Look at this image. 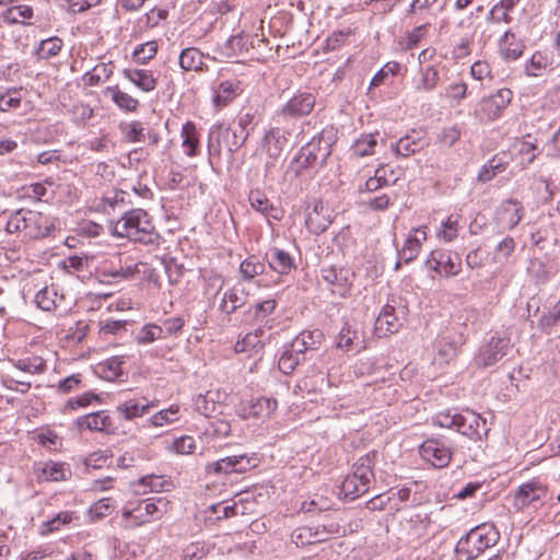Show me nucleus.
Listing matches in <instances>:
<instances>
[{
  "label": "nucleus",
  "instance_id": "10",
  "mask_svg": "<svg viewBox=\"0 0 560 560\" xmlns=\"http://www.w3.org/2000/svg\"><path fill=\"white\" fill-rule=\"evenodd\" d=\"M548 498V490L545 483L539 479H532L522 483L514 495L513 505L517 510H524L527 506L538 509Z\"/></svg>",
  "mask_w": 560,
  "mask_h": 560
},
{
  "label": "nucleus",
  "instance_id": "5",
  "mask_svg": "<svg viewBox=\"0 0 560 560\" xmlns=\"http://www.w3.org/2000/svg\"><path fill=\"white\" fill-rule=\"evenodd\" d=\"M52 229L54 225L46 215L28 209H20L14 212L9 218L5 228L9 233L24 231L32 238L46 237Z\"/></svg>",
  "mask_w": 560,
  "mask_h": 560
},
{
  "label": "nucleus",
  "instance_id": "30",
  "mask_svg": "<svg viewBox=\"0 0 560 560\" xmlns=\"http://www.w3.org/2000/svg\"><path fill=\"white\" fill-rule=\"evenodd\" d=\"M269 267L278 275H288L294 268L293 258L283 249L272 248L266 254Z\"/></svg>",
  "mask_w": 560,
  "mask_h": 560
},
{
  "label": "nucleus",
  "instance_id": "20",
  "mask_svg": "<svg viewBox=\"0 0 560 560\" xmlns=\"http://www.w3.org/2000/svg\"><path fill=\"white\" fill-rule=\"evenodd\" d=\"M524 208L515 199H509L501 203L498 210V221L509 230L514 229L523 218Z\"/></svg>",
  "mask_w": 560,
  "mask_h": 560
},
{
  "label": "nucleus",
  "instance_id": "17",
  "mask_svg": "<svg viewBox=\"0 0 560 560\" xmlns=\"http://www.w3.org/2000/svg\"><path fill=\"white\" fill-rule=\"evenodd\" d=\"M373 476V470L365 469L364 474H358L353 471V474L347 476L342 481L341 492L346 498H350V500L358 498L359 495L366 492Z\"/></svg>",
  "mask_w": 560,
  "mask_h": 560
},
{
  "label": "nucleus",
  "instance_id": "18",
  "mask_svg": "<svg viewBox=\"0 0 560 560\" xmlns=\"http://www.w3.org/2000/svg\"><path fill=\"white\" fill-rule=\"evenodd\" d=\"M425 230V226L413 229L408 235L402 248L397 250L399 259H402L405 264H409L418 257L423 242L427 241Z\"/></svg>",
  "mask_w": 560,
  "mask_h": 560
},
{
  "label": "nucleus",
  "instance_id": "50",
  "mask_svg": "<svg viewBox=\"0 0 560 560\" xmlns=\"http://www.w3.org/2000/svg\"><path fill=\"white\" fill-rule=\"evenodd\" d=\"M158 52V43L155 40L138 45L133 51V57L141 65L148 63Z\"/></svg>",
  "mask_w": 560,
  "mask_h": 560
},
{
  "label": "nucleus",
  "instance_id": "43",
  "mask_svg": "<svg viewBox=\"0 0 560 560\" xmlns=\"http://www.w3.org/2000/svg\"><path fill=\"white\" fill-rule=\"evenodd\" d=\"M68 474H70V471L65 467L63 464H58L55 462L46 463L42 469V477L46 481L66 480Z\"/></svg>",
  "mask_w": 560,
  "mask_h": 560
},
{
  "label": "nucleus",
  "instance_id": "1",
  "mask_svg": "<svg viewBox=\"0 0 560 560\" xmlns=\"http://www.w3.org/2000/svg\"><path fill=\"white\" fill-rule=\"evenodd\" d=\"M256 113L252 107L243 108L235 119L234 127L224 128L221 124L213 125L208 136L209 154L219 156L223 144L231 154L238 151L257 125Z\"/></svg>",
  "mask_w": 560,
  "mask_h": 560
},
{
  "label": "nucleus",
  "instance_id": "45",
  "mask_svg": "<svg viewBox=\"0 0 560 560\" xmlns=\"http://www.w3.org/2000/svg\"><path fill=\"white\" fill-rule=\"evenodd\" d=\"M33 16V9L30 5H15L5 10L2 19L8 24L20 23L21 20L31 19Z\"/></svg>",
  "mask_w": 560,
  "mask_h": 560
},
{
  "label": "nucleus",
  "instance_id": "46",
  "mask_svg": "<svg viewBox=\"0 0 560 560\" xmlns=\"http://www.w3.org/2000/svg\"><path fill=\"white\" fill-rule=\"evenodd\" d=\"M505 170V163L501 159L494 156L488 161L478 173V180L486 183L491 180L498 173Z\"/></svg>",
  "mask_w": 560,
  "mask_h": 560
},
{
  "label": "nucleus",
  "instance_id": "4",
  "mask_svg": "<svg viewBox=\"0 0 560 560\" xmlns=\"http://www.w3.org/2000/svg\"><path fill=\"white\" fill-rule=\"evenodd\" d=\"M499 532L491 525H480L470 529L455 547L457 560H475L486 549L499 541Z\"/></svg>",
  "mask_w": 560,
  "mask_h": 560
},
{
  "label": "nucleus",
  "instance_id": "19",
  "mask_svg": "<svg viewBox=\"0 0 560 560\" xmlns=\"http://www.w3.org/2000/svg\"><path fill=\"white\" fill-rule=\"evenodd\" d=\"M323 280L332 285L334 291L340 295L345 294L350 285V278L353 273L346 268H337L336 266H329L322 268L320 270Z\"/></svg>",
  "mask_w": 560,
  "mask_h": 560
},
{
  "label": "nucleus",
  "instance_id": "41",
  "mask_svg": "<svg viewBox=\"0 0 560 560\" xmlns=\"http://www.w3.org/2000/svg\"><path fill=\"white\" fill-rule=\"evenodd\" d=\"M305 361V357H301L290 351V348L284 346L283 351L278 361V368L283 374H291L295 368Z\"/></svg>",
  "mask_w": 560,
  "mask_h": 560
},
{
  "label": "nucleus",
  "instance_id": "64",
  "mask_svg": "<svg viewBox=\"0 0 560 560\" xmlns=\"http://www.w3.org/2000/svg\"><path fill=\"white\" fill-rule=\"evenodd\" d=\"M486 22L490 25L500 23L509 24L512 22V16L509 13L503 12L498 4H494L486 16Z\"/></svg>",
  "mask_w": 560,
  "mask_h": 560
},
{
  "label": "nucleus",
  "instance_id": "53",
  "mask_svg": "<svg viewBox=\"0 0 560 560\" xmlns=\"http://www.w3.org/2000/svg\"><path fill=\"white\" fill-rule=\"evenodd\" d=\"M516 243L513 237H504L494 249V260L499 262L506 261L515 250Z\"/></svg>",
  "mask_w": 560,
  "mask_h": 560
},
{
  "label": "nucleus",
  "instance_id": "47",
  "mask_svg": "<svg viewBox=\"0 0 560 560\" xmlns=\"http://www.w3.org/2000/svg\"><path fill=\"white\" fill-rule=\"evenodd\" d=\"M161 338H163V329L155 324L144 325L136 335L137 342L141 345H148Z\"/></svg>",
  "mask_w": 560,
  "mask_h": 560
},
{
  "label": "nucleus",
  "instance_id": "37",
  "mask_svg": "<svg viewBox=\"0 0 560 560\" xmlns=\"http://www.w3.org/2000/svg\"><path fill=\"white\" fill-rule=\"evenodd\" d=\"M265 268L264 261L252 255L241 262L240 273L243 280L250 281L256 276L262 275L265 272Z\"/></svg>",
  "mask_w": 560,
  "mask_h": 560
},
{
  "label": "nucleus",
  "instance_id": "39",
  "mask_svg": "<svg viewBox=\"0 0 560 560\" xmlns=\"http://www.w3.org/2000/svg\"><path fill=\"white\" fill-rule=\"evenodd\" d=\"M460 225L459 219L455 215H450L436 231V237L445 243L453 242L459 233Z\"/></svg>",
  "mask_w": 560,
  "mask_h": 560
},
{
  "label": "nucleus",
  "instance_id": "7",
  "mask_svg": "<svg viewBox=\"0 0 560 560\" xmlns=\"http://www.w3.org/2000/svg\"><path fill=\"white\" fill-rule=\"evenodd\" d=\"M140 265L142 262L136 261L127 253H115L101 262L98 271L102 276L113 279H131L140 272Z\"/></svg>",
  "mask_w": 560,
  "mask_h": 560
},
{
  "label": "nucleus",
  "instance_id": "52",
  "mask_svg": "<svg viewBox=\"0 0 560 560\" xmlns=\"http://www.w3.org/2000/svg\"><path fill=\"white\" fill-rule=\"evenodd\" d=\"M114 510V504L112 502V499L109 498H103L95 502L90 508V516L93 521H100L104 518L105 516L109 515L112 511Z\"/></svg>",
  "mask_w": 560,
  "mask_h": 560
},
{
  "label": "nucleus",
  "instance_id": "36",
  "mask_svg": "<svg viewBox=\"0 0 560 560\" xmlns=\"http://www.w3.org/2000/svg\"><path fill=\"white\" fill-rule=\"evenodd\" d=\"M276 306L277 302L275 300H265L260 303H257L253 308L248 311L247 314L248 316L253 317L255 324L265 323V326H267L271 322L268 316L275 312Z\"/></svg>",
  "mask_w": 560,
  "mask_h": 560
},
{
  "label": "nucleus",
  "instance_id": "56",
  "mask_svg": "<svg viewBox=\"0 0 560 560\" xmlns=\"http://www.w3.org/2000/svg\"><path fill=\"white\" fill-rule=\"evenodd\" d=\"M487 258L488 253L481 246H478L467 253L465 262L468 268L476 269L481 268Z\"/></svg>",
  "mask_w": 560,
  "mask_h": 560
},
{
  "label": "nucleus",
  "instance_id": "13",
  "mask_svg": "<svg viewBox=\"0 0 560 560\" xmlns=\"http://www.w3.org/2000/svg\"><path fill=\"white\" fill-rule=\"evenodd\" d=\"M315 105V96L310 92H300L291 97L280 109L279 115L284 117H301L308 115Z\"/></svg>",
  "mask_w": 560,
  "mask_h": 560
},
{
  "label": "nucleus",
  "instance_id": "32",
  "mask_svg": "<svg viewBox=\"0 0 560 560\" xmlns=\"http://www.w3.org/2000/svg\"><path fill=\"white\" fill-rule=\"evenodd\" d=\"M124 75L136 86H138L144 92L153 91L156 86V79L153 77V73L149 70L126 69L124 70Z\"/></svg>",
  "mask_w": 560,
  "mask_h": 560
},
{
  "label": "nucleus",
  "instance_id": "15",
  "mask_svg": "<svg viewBox=\"0 0 560 560\" xmlns=\"http://www.w3.org/2000/svg\"><path fill=\"white\" fill-rule=\"evenodd\" d=\"M402 327V318L397 314L395 307L386 304L381 310L375 320V332L378 337L397 332Z\"/></svg>",
  "mask_w": 560,
  "mask_h": 560
},
{
  "label": "nucleus",
  "instance_id": "22",
  "mask_svg": "<svg viewBox=\"0 0 560 560\" xmlns=\"http://www.w3.org/2000/svg\"><path fill=\"white\" fill-rule=\"evenodd\" d=\"M154 407L153 402H149L145 398H133L125 400L116 407V412L125 420H133L148 413Z\"/></svg>",
  "mask_w": 560,
  "mask_h": 560
},
{
  "label": "nucleus",
  "instance_id": "54",
  "mask_svg": "<svg viewBox=\"0 0 560 560\" xmlns=\"http://www.w3.org/2000/svg\"><path fill=\"white\" fill-rule=\"evenodd\" d=\"M400 68L401 66L397 61L387 62L374 74V77L371 80L370 86L372 88L381 85L384 82L385 78H387L389 74L396 75L399 72Z\"/></svg>",
  "mask_w": 560,
  "mask_h": 560
},
{
  "label": "nucleus",
  "instance_id": "16",
  "mask_svg": "<svg viewBox=\"0 0 560 560\" xmlns=\"http://www.w3.org/2000/svg\"><path fill=\"white\" fill-rule=\"evenodd\" d=\"M510 349V339L506 337H492L485 349L480 352L478 360L482 366H490L506 355Z\"/></svg>",
  "mask_w": 560,
  "mask_h": 560
},
{
  "label": "nucleus",
  "instance_id": "21",
  "mask_svg": "<svg viewBox=\"0 0 560 560\" xmlns=\"http://www.w3.org/2000/svg\"><path fill=\"white\" fill-rule=\"evenodd\" d=\"M277 400L266 397L250 399L242 407L244 418H268L277 409Z\"/></svg>",
  "mask_w": 560,
  "mask_h": 560
},
{
  "label": "nucleus",
  "instance_id": "58",
  "mask_svg": "<svg viewBox=\"0 0 560 560\" xmlns=\"http://www.w3.org/2000/svg\"><path fill=\"white\" fill-rule=\"evenodd\" d=\"M179 408L171 406L167 409L161 410L153 415L150 419L151 423L155 427H161L165 423L173 422L176 419Z\"/></svg>",
  "mask_w": 560,
  "mask_h": 560
},
{
  "label": "nucleus",
  "instance_id": "38",
  "mask_svg": "<svg viewBox=\"0 0 560 560\" xmlns=\"http://www.w3.org/2000/svg\"><path fill=\"white\" fill-rule=\"evenodd\" d=\"M319 152V141L315 142L313 140L301 149L295 161L302 168L314 166L317 163Z\"/></svg>",
  "mask_w": 560,
  "mask_h": 560
},
{
  "label": "nucleus",
  "instance_id": "6",
  "mask_svg": "<svg viewBox=\"0 0 560 560\" xmlns=\"http://www.w3.org/2000/svg\"><path fill=\"white\" fill-rule=\"evenodd\" d=\"M167 506L163 498H148L143 500L128 501L122 510V518L133 520V525L139 526L150 522L152 517H161Z\"/></svg>",
  "mask_w": 560,
  "mask_h": 560
},
{
  "label": "nucleus",
  "instance_id": "44",
  "mask_svg": "<svg viewBox=\"0 0 560 560\" xmlns=\"http://www.w3.org/2000/svg\"><path fill=\"white\" fill-rule=\"evenodd\" d=\"M73 521V513L63 511L58 513L54 518L44 522L40 526V534L48 535L52 532L59 530L62 525L69 524Z\"/></svg>",
  "mask_w": 560,
  "mask_h": 560
},
{
  "label": "nucleus",
  "instance_id": "35",
  "mask_svg": "<svg viewBox=\"0 0 560 560\" xmlns=\"http://www.w3.org/2000/svg\"><path fill=\"white\" fill-rule=\"evenodd\" d=\"M105 94L110 95L113 102L122 110L136 112L138 108V100L120 91L118 86H108L105 91Z\"/></svg>",
  "mask_w": 560,
  "mask_h": 560
},
{
  "label": "nucleus",
  "instance_id": "62",
  "mask_svg": "<svg viewBox=\"0 0 560 560\" xmlns=\"http://www.w3.org/2000/svg\"><path fill=\"white\" fill-rule=\"evenodd\" d=\"M209 510L212 513L217 514L218 520L230 518V517L237 515L235 503L226 504L225 502H220V503L210 505Z\"/></svg>",
  "mask_w": 560,
  "mask_h": 560
},
{
  "label": "nucleus",
  "instance_id": "42",
  "mask_svg": "<svg viewBox=\"0 0 560 560\" xmlns=\"http://www.w3.org/2000/svg\"><path fill=\"white\" fill-rule=\"evenodd\" d=\"M397 178H389L385 176V166L381 165L375 170L374 176L370 177L365 184L363 190L374 192L384 186L395 184Z\"/></svg>",
  "mask_w": 560,
  "mask_h": 560
},
{
  "label": "nucleus",
  "instance_id": "63",
  "mask_svg": "<svg viewBox=\"0 0 560 560\" xmlns=\"http://www.w3.org/2000/svg\"><path fill=\"white\" fill-rule=\"evenodd\" d=\"M429 24L415 27L406 37V49H412L424 38L428 33Z\"/></svg>",
  "mask_w": 560,
  "mask_h": 560
},
{
  "label": "nucleus",
  "instance_id": "55",
  "mask_svg": "<svg viewBox=\"0 0 560 560\" xmlns=\"http://www.w3.org/2000/svg\"><path fill=\"white\" fill-rule=\"evenodd\" d=\"M468 86L464 81L451 83L446 86L444 96L459 104L467 96Z\"/></svg>",
  "mask_w": 560,
  "mask_h": 560
},
{
  "label": "nucleus",
  "instance_id": "11",
  "mask_svg": "<svg viewBox=\"0 0 560 560\" xmlns=\"http://www.w3.org/2000/svg\"><path fill=\"white\" fill-rule=\"evenodd\" d=\"M512 98L513 92L510 89H500L494 94L481 100L476 115L480 120H495L502 115Z\"/></svg>",
  "mask_w": 560,
  "mask_h": 560
},
{
  "label": "nucleus",
  "instance_id": "49",
  "mask_svg": "<svg viewBox=\"0 0 560 560\" xmlns=\"http://www.w3.org/2000/svg\"><path fill=\"white\" fill-rule=\"evenodd\" d=\"M377 144L375 135H368L358 139L353 145L352 151L358 156H366L373 154L374 148Z\"/></svg>",
  "mask_w": 560,
  "mask_h": 560
},
{
  "label": "nucleus",
  "instance_id": "29",
  "mask_svg": "<svg viewBox=\"0 0 560 560\" xmlns=\"http://www.w3.org/2000/svg\"><path fill=\"white\" fill-rule=\"evenodd\" d=\"M79 430H90L103 432L107 431L112 425V421L106 411L92 412L86 416L80 417L75 421Z\"/></svg>",
  "mask_w": 560,
  "mask_h": 560
},
{
  "label": "nucleus",
  "instance_id": "51",
  "mask_svg": "<svg viewBox=\"0 0 560 560\" xmlns=\"http://www.w3.org/2000/svg\"><path fill=\"white\" fill-rule=\"evenodd\" d=\"M357 338V331L352 330L348 323H345L336 338V346L338 349L349 351L352 348L353 340Z\"/></svg>",
  "mask_w": 560,
  "mask_h": 560
},
{
  "label": "nucleus",
  "instance_id": "31",
  "mask_svg": "<svg viewBox=\"0 0 560 560\" xmlns=\"http://www.w3.org/2000/svg\"><path fill=\"white\" fill-rule=\"evenodd\" d=\"M248 200L253 209L266 217H270L275 220H281V211L276 208L269 199L259 190L250 191Z\"/></svg>",
  "mask_w": 560,
  "mask_h": 560
},
{
  "label": "nucleus",
  "instance_id": "8",
  "mask_svg": "<svg viewBox=\"0 0 560 560\" xmlns=\"http://www.w3.org/2000/svg\"><path fill=\"white\" fill-rule=\"evenodd\" d=\"M453 442L445 436L427 439L419 448L421 457L435 468L447 467L453 456Z\"/></svg>",
  "mask_w": 560,
  "mask_h": 560
},
{
  "label": "nucleus",
  "instance_id": "28",
  "mask_svg": "<svg viewBox=\"0 0 560 560\" xmlns=\"http://www.w3.org/2000/svg\"><path fill=\"white\" fill-rule=\"evenodd\" d=\"M249 47H254V39H250L247 35L238 34L226 39L220 46V52L226 58H232L247 52Z\"/></svg>",
  "mask_w": 560,
  "mask_h": 560
},
{
  "label": "nucleus",
  "instance_id": "24",
  "mask_svg": "<svg viewBox=\"0 0 560 560\" xmlns=\"http://www.w3.org/2000/svg\"><path fill=\"white\" fill-rule=\"evenodd\" d=\"M247 296L248 294L244 288L238 284L234 285L224 292L219 310L228 315L233 314L236 310L245 305Z\"/></svg>",
  "mask_w": 560,
  "mask_h": 560
},
{
  "label": "nucleus",
  "instance_id": "60",
  "mask_svg": "<svg viewBox=\"0 0 560 560\" xmlns=\"http://www.w3.org/2000/svg\"><path fill=\"white\" fill-rule=\"evenodd\" d=\"M195 409L205 417H210L215 409V402L208 395H198L195 398Z\"/></svg>",
  "mask_w": 560,
  "mask_h": 560
},
{
  "label": "nucleus",
  "instance_id": "2",
  "mask_svg": "<svg viewBox=\"0 0 560 560\" xmlns=\"http://www.w3.org/2000/svg\"><path fill=\"white\" fill-rule=\"evenodd\" d=\"M110 232L114 236L127 237L144 245L158 246L161 241L151 217L140 208L126 211L120 219L110 222Z\"/></svg>",
  "mask_w": 560,
  "mask_h": 560
},
{
  "label": "nucleus",
  "instance_id": "25",
  "mask_svg": "<svg viewBox=\"0 0 560 560\" xmlns=\"http://www.w3.org/2000/svg\"><path fill=\"white\" fill-rule=\"evenodd\" d=\"M524 44L512 30H506L499 39V49L503 59L516 60L518 59L524 50Z\"/></svg>",
  "mask_w": 560,
  "mask_h": 560
},
{
  "label": "nucleus",
  "instance_id": "12",
  "mask_svg": "<svg viewBox=\"0 0 560 560\" xmlns=\"http://www.w3.org/2000/svg\"><path fill=\"white\" fill-rule=\"evenodd\" d=\"M427 265L441 276L455 277L462 271V257L451 250L434 249L431 252Z\"/></svg>",
  "mask_w": 560,
  "mask_h": 560
},
{
  "label": "nucleus",
  "instance_id": "3",
  "mask_svg": "<svg viewBox=\"0 0 560 560\" xmlns=\"http://www.w3.org/2000/svg\"><path fill=\"white\" fill-rule=\"evenodd\" d=\"M433 423L441 428L455 430L472 441H481L490 431L487 420L472 410L440 412L433 418Z\"/></svg>",
  "mask_w": 560,
  "mask_h": 560
},
{
  "label": "nucleus",
  "instance_id": "26",
  "mask_svg": "<svg viewBox=\"0 0 560 560\" xmlns=\"http://www.w3.org/2000/svg\"><path fill=\"white\" fill-rule=\"evenodd\" d=\"M463 335L460 334L457 339H453L446 336H442L436 340V354H435V362L442 364V363H448L451 362L456 355L458 346L463 343Z\"/></svg>",
  "mask_w": 560,
  "mask_h": 560
},
{
  "label": "nucleus",
  "instance_id": "59",
  "mask_svg": "<svg viewBox=\"0 0 560 560\" xmlns=\"http://www.w3.org/2000/svg\"><path fill=\"white\" fill-rule=\"evenodd\" d=\"M21 105V96L16 90H10L5 94L0 95V110L8 112L18 108Z\"/></svg>",
  "mask_w": 560,
  "mask_h": 560
},
{
  "label": "nucleus",
  "instance_id": "57",
  "mask_svg": "<svg viewBox=\"0 0 560 560\" xmlns=\"http://www.w3.org/2000/svg\"><path fill=\"white\" fill-rule=\"evenodd\" d=\"M62 48V40L58 37H50L42 40L39 47V54L43 58L48 59L57 56Z\"/></svg>",
  "mask_w": 560,
  "mask_h": 560
},
{
  "label": "nucleus",
  "instance_id": "48",
  "mask_svg": "<svg viewBox=\"0 0 560 560\" xmlns=\"http://www.w3.org/2000/svg\"><path fill=\"white\" fill-rule=\"evenodd\" d=\"M56 295L55 290L45 287L35 295V303L40 310L51 312L56 307Z\"/></svg>",
  "mask_w": 560,
  "mask_h": 560
},
{
  "label": "nucleus",
  "instance_id": "9",
  "mask_svg": "<svg viewBox=\"0 0 560 560\" xmlns=\"http://www.w3.org/2000/svg\"><path fill=\"white\" fill-rule=\"evenodd\" d=\"M258 463L259 459L255 454L250 456L247 454H236L208 463L205 466V471L208 475L244 474L255 468Z\"/></svg>",
  "mask_w": 560,
  "mask_h": 560
},
{
  "label": "nucleus",
  "instance_id": "33",
  "mask_svg": "<svg viewBox=\"0 0 560 560\" xmlns=\"http://www.w3.org/2000/svg\"><path fill=\"white\" fill-rule=\"evenodd\" d=\"M285 132L280 128H271L262 139V144L270 158H277L287 143Z\"/></svg>",
  "mask_w": 560,
  "mask_h": 560
},
{
  "label": "nucleus",
  "instance_id": "14",
  "mask_svg": "<svg viewBox=\"0 0 560 560\" xmlns=\"http://www.w3.org/2000/svg\"><path fill=\"white\" fill-rule=\"evenodd\" d=\"M212 104L217 109H222L232 103L243 92L240 80H223L212 88Z\"/></svg>",
  "mask_w": 560,
  "mask_h": 560
},
{
  "label": "nucleus",
  "instance_id": "27",
  "mask_svg": "<svg viewBox=\"0 0 560 560\" xmlns=\"http://www.w3.org/2000/svg\"><path fill=\"white\" fill-rule=\"evenodd\" d=\"M178 63L184 71L202 72L208 70L203 62V54L196 47H188L182 50Z\"/></svg>",
  "mask_w": 560,
  "mask_h": 560
},
{
  "label": "nucleus",
  "instance_id": "23",
  "mask_svg": "<svg viewBox=\"0 0 560 560\" xmlns=\"http://www.w3.org/2000/svg\"><path fill=\"white\" fill-rule=\"evenodd\" d=\"M419 78L413 79V90L417 93H430L439 84L441 77L439 69L434 65L419 68Z\"/></svg>",
  "mask_w": 560,
  "mask_h": 560
},
{
  "label": "nucleus",
  "instance_id": "40",
  "mask_svg": "<svg viewBox=\"0 0 560 560\" xmlns=\"http://www.w3.org/2000/svg\"><path fill=\"white\" fill-rule=\"evenodd\" d=\"M422 149L420 139H416L411 135L400 138L394 145L393 150L397 155L409 156Z\"/></svg>",
  "mask_w": 560,
  "mask_h": 560
},
{
  "label": "nucleus",
  "instance_id": "34",
  "mask_svg": "<svg viewBox=\"0 0 560 560\" xmlns=\"http://www.w3.org/2000/svg\"><path fill=\"white\" fill-rule=\"evenodd\" d=\"M180 136L183 139L182 147L184 149L185 154L188 156L197 155L199 137L196 125L192 121L185 122L183 125Z\"/></svg>",
  "mask_w": 560,
  "mask_h": 560
},
{
  "label": "nucleus",
  "instance_id": "61",
  "mask_svg": "<svg viewBox=\"0 0 560 560\" xmlns=\"http://www.w3.org/2000/svg\"><path fill=\"white\" fill-rule=\"evenodd\" d=\"M548 65V59L541 52H535L529 61V65L526 66V73L530 77H537L538 71L545 69Z\"/></svg>",
  "mask_w": 560,
  "mask_h": 560
}]
</instances>
